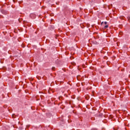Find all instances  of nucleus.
Wrapping results in <instances>:
<instances>
[{
	"label": "nucleus",
	"instance_id": "7ed1b4c3",
	"mask_svg": "<svg viewBox=\"0 0 130 130\" xmlns=\"http://www.w3.org/2000/svg\"><path fill=\"white\" fill-rule=\"evenodd\" d=\"M104 24H105V25H107V22L105 21V22H104Z\"/></svg>",
	"mask_w": 130,
	"mask_h": 130
},
{
	"label": "nucleus",
	"instance_id": "f03ea898",
	"mask_svg": "<svg viewBox=\"0 0 130 130\" xmlns=\"http://www.w3.org/2000/svg\"><path fill=\"white\" fill-rule=\"evenodd\" d=\"M127 19H128V21L129 22H130V16H128V17H127Z\"/></svg>",
	"mask_w": 130,
	"mask_h": 130
},
{
	"label": "nucleus",
	"instance_id": "f257e3e1",
	"mask_svg": "<svg viewBox=\"0 0 130 130\" xmlns=\"http://www.w3.org/2000/svg\"><path fill=\"white\" fill-rule=\"evenodd\" d=\"M108 28V25H106L104 26V29H107Z\"/></svg>",
	"mask_w": 130,
	"mask_h": 130
},
{
	"label": "nucleus",
	"instance_id": "20e7f679",
	"mask_svg": "<svg viewBox=\"0 0 130 130\" xmlns=\"http://www.w3.org/2000/svg\"><path fill=\"white\" fill-rule=\"evenodd\" d=\"M52 70H53V71H54V70H55V68L53 67V68H52Z\"/></svg>",
	"mask_w": 130,
	"mask_h": 130
},
{
	"label": "nucleus",
	"instance_id": "423d86ee",
	"mask_svg": "<svg viewBox=\"0 0 130 130\" xmlns=\"http://www.w3.org/2000/svg\"><path fill=\"white\" fill-rule=\"evenodd\" d=\"M129 78H130V75H129Z\"/></svg>",
	"mask_w": 130,
	"mask_h": 130
},
{
	"label": "nucleus",
	"instance_id": "39448f33",
	"mask_svg": "<svg viewBox=\"0 0 130 130\" xmlns=\"http://www.w3.org/2000/svg\"><path fill=\"white\" fill-rule=\"evenodd\" d=\"M103 23H104V22H102L101 23V25L103 24Z\"/></svg>",
	"mask_w": 130,
	"mask_h": 130
}]
</instances>
